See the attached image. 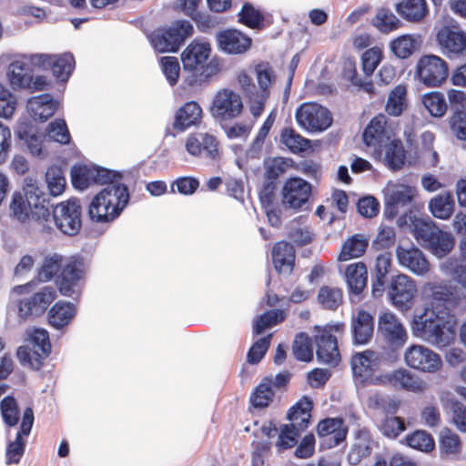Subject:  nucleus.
<instances>
[{
    "label": "nucleus",
    "instance_id": "nucleus-35",
    "mask_svg": "<svg viewBox=\"0 0 466 466\" xmlns=\"http://www.w3.org/2000/svg\"><path fill=\"white\" fill-rule=\"evenodd\" d=\"M76 313L73 303L57 301L48 311V322L53 328L61 329L71 322Z\"/></svg>",
    "mask_w": 466,
    "mask_h": 466
},
{
    "label": "nucleus",
    "instance_id": "nucleus-4",
    "mask_svg": "<svg viewBox=\"0 0 466 466\" xmlns=\"http://www.w3.org/2000/svg\"><path fill=\"white\" fill-rule=\"evenodd\" d=\"M258 86L246 73L238 76V83L248 99L249 110L254 117H258L264 111L267 99L269 96V86L274 82L275 76L272 69L267 64H260L255 67Z\"/></svg>",
    "mask_w": 466,
    "mask_h": 466
},
{
    "label": "nucleus",
    "instance_id": "nucleus-26",
    "mask_svg": "<svg viewBox=\"0 0 466 466\" xmlns=\"http://www.w3.org/2000/svg\"><path fill=\"white\" fill-rule=\"evenodd\" d=\"M219 48L227 54H243L251 46V38L237 29H227L217 34Z\"/></svg>",
    "mask_w": 466,
    "mask_h": 466
},
{
    "label": "nucleus",
    "instance_id": "nucleus-34",
    "mask_svg": "<svg viewBox=\"0 0 466 466\" xmlns=\"http://www.w3.org/2000/svg\"><path fill=\"white\" fill-rule=\"evenodd\" d=\"M374 443L368 431H360L348 454L349 463L358 465L362 459L369 457L371 454Z\"/></svg>",
    "mask_w": 466,
    "mask_h": 466
},
{
    "label": "nucleus",
    "instance_id": "nucleus-60",
    "mask_svg": "<svg viewBox=\"0 0 466 466\" xmlns=\"http://www.w3.org/2000/svg\"><path fill=\"white\" fill-rule=\"evenodd\" d=\"M1 415L4 422L9 426H15L19 420V409L13 396L5 397L0 403Z\"/></svg>",
    "mask_w": 466,
    "mask_h": 466
},
{
    "label": "nucleus",
    "instance_id": "nucleus-32",
    "mask_svg": "<svg viewBox=\"0 0 466 466\" xmlns=\"http://www.w3.org/2000/svg\"><path fill=\"white\" fill-rule=\"evenodd\" d=\"M431 291V310L451 313L460 302L457 293L445 285H432Z\"/></svg>",
    "mask_w": 466,
    "mask_h": 466
},
{
    "label": "nucleus",
    "instance_id": "nucleus-40",
    "mask_svg": "<svg viewBox=\"0 0 466 466\" xmlns=\"http://www.w3.org/2000/svg\"><path fill=\"white\" fill-rule=\"evenodd\" d=\"M17 135L21 140L25 141L29 152L33 156H42V137L37 134L34 126L26 122L20 123L17 127Z\"/></svg>",
    "mask_w": 466,
    "mask_h": 466
},
{
    "label": "nucleus",
    "instance_id": "nucleus-42",
    "mask_svg": "<svg viewBox=\"0 0 466 466\" xmlns=\"http://www.w3.org/2000/svg\"><path fill=\"white\" fill-rule=\"evenodd\" d=\"M371 24L380 32L389 34L397 30L401 25V21L388 7H380L377 10Z\"/></svg>",
    "mask_w": 466,
    "mask_h": 466
},
{
    "label": "nucleus",
    "instance_id": "nucleus-44",
    "mask_svg": "<svg viewBox=\"0 0 466 466\" xmlns=\"http://www.w3.org/2000/svg\"><path fill=\"white\" fill-rule=\"evenodd\" d=\"M405 158V150L400 140L393 139L386 146L384 160L389 168L393 171L400 169Z\"/></svg>",
    "mask_w": 466,
    "mask_h": 466
},
{
    "label": "nucleus",
    "instance_id": "nucleus-55",
    "mask_svg": "<svg viewBox=\"0 0 466 466\" xmlns=\"http://www.w3.org/2000/svg\"><path fill=\"white\" fill-rule=\"evenodd\" d=\"M46 181L50 195L56 197L61 195L66 187V178L63 169L58 166L48 167L46 172Z\"/></svg>",
    "mask_w": 466,
    "mask_h": 466
},
{
    "label": "nucleus",
    "instance_id": "nucleus-12",
    "mask_svg": "<svg viewBox=\"0 0 466 466\" xmlns=\"http://www.w3.org/2000/svg\"><path fill=\"white\" fill-rule=\"evenodd\" d=\"M404 360L410 369L435 373L442 368L441 356L423 345H411L405 350Z\"/></svg>",
    "mask_w": 466,
    "mask_h": 466
},
{
    "label": "nucleus",
    "instance_id": "nucleus-7",
    "mask_svg": "<svg viewBox=\"0 0 466 466\" xmlns=\"http://www.w3.org/2000/svg\"><path fill=\"white\" fill-rule=\"evenodd\" d=\"M382 362V356L374 350H367L352 355L350 367L356 384L380 385L383 374L377 375Z\"/></svg>",
    "mask_w": 466,
    "mask_h": 466
},
{
    "label": "nucleus",
    "instance_id": "nucleus-14",
    "mask_svg": "<svg viewBox=\"0 0 466 466\" xmlns=\"http://www.w3.org/2000/svg\"><path fill=\"white\" fill-rule=\"evenodd\" d=\"M311 191V185L308 181L300 177L289 178L282 187V206L286 209H302L308 203Z\"/></svg>",
    "mask_w": 466,
    "mask_h": 466
},
{
    "label": "nucleus",
    "instance_id": "nucleus-48",
    "mask_svg": "<svg viewBox=\"0 0 466 466\" xmlns=\"http://www.w3.org/2000/svg\"><path fill=\"white\" fill-rule=\"evenodd\" d=\"M40 352H42L41 350L33 347L20 346L17 349L16 355L23 366L38 370L42 368L44 360L48 357L40 354Z\"/></svg>",
    "mask_w": 466,
    "mask_h": 466
},
{
    "label": "nucleus",
    "instance_id": "nucleus-30",
    "mask_svg": "<svg viewBox=\"0 0 466 466\" xmlns=\"http://www.w3.org/2000/svg\"><path fill=\"white\" fill-rule=\"evenodd\" d=\"M317 431L319 437L327 439L329 447H334L346 439L348 429L342 419L327 418L319 422Z\"/></svg>",
    "mask_w": 466,
    "mask_h": 466
},
{
    "label": "nucleus",
    "instance_id": "nucleus-31",
    "mask_svg": "<svg viewBox=\"0 0 466 466\" xmlns=\"http://www.w3.org/2000/svg\"><path fill=\"white\" fill-rule=\"evenodd\" d=\"M272 260L276 271L289 275L294 268L295 248L286 241L276 243L272 249Z\"/></svg>",
    "mask_w": 466,
    "mask_h": 466
},
{
    "label": "nucleus",
    "instance_id": "nucleus-43",
    "mask_svg": "<svg viewBox=\"0 0 466 466\" xmlns=\"http://www.w3.org/2000/svg\"><path fill=\"white\" fill-rule=\"evenodd\" d=\"M367 247L368 240L362 235L356 234L343 243L339 259L347 261L359 258L365 253Z\"/></svg>",
    "mask_w": 466,
    "mask_h": 466
},
{
    "label": "nucleus",
    "instance_id": "nucleus-5",
    "mask_svg": "<svg viewBox=\"0 0 466 466\" xmlns=\"http://www.w3.org/2000/svg\"><path fill=\"white\" fill-rule=\"evenodd\" d=\"M411 224L414 238L435 256L441 258L451 250L453 247L451 235L441 230L430 218H414L411 219Z\"/></svg>",
    "mask_w": 466,
    "mask_h": 466
},
{
    "label": "nucleus",
    "instance_id": "nucleus-52",
    "mask_svg": "<svg viewBox=\"0 0 466 466\" xmlns=\"http://www.w3.org/2000/svg\"><path fill=\"white\" fill-rule=\"evenodd\" d=\"M292 352L296 360L309 362L313 359L310 338L303 332L296 335L292 345Z\"/></svg>",
    "mask_w": 466,
    "mask_h": 466
},
{
    "label": "nucleus",
    "instance_id": "nucleus-50",
    "mask_svg": "<svg viewBox=\"0 0 466 466\" xmlns=\"http://www.w3.org/2000/svg\"><path fill=\"white\" fill-rule=\"evenodd\" d=\"M285 313L282 309H270L256 318L253 323V332L256 335L263 333L268 328L283 321Z\"/></svg>",
    "mask_w": 466,
    "mask_h": 466
},
{
    "label": "nucleus",
    "instance_id": "nucleus-18",
    "mask_svg": "<svg viewBox=\"0 0 466 466\" xmlns=\"http://www.w3.org/2000/svg\"><path fill=\"white\" fill-rule=\"evenodd\" d=\"M416 292L414 280L404 274H400L391 279L388 291L392 304L400 310L411 307Z\"/></svg>",
    "mask_w": 466,
    "mask_h": 466
},
{
    "label": "nucleus",
    "instance_id": "nucleus-29",
    "mask_svg": "<svg viewBox=\"0 0 466 466\" xmlns=\"http://www.w3.org/2000/svg\"><path fill=\"white\" fill-rule=\"evenodd\" d=\"M26 108L32 118L45 122L57 110L58 102L51 95L42 94L29 98Z\"/></svg>",
    "mask_w": 466,
    "mask_h": 466
},
{
    "label": "nucleus",
    "instance_id": "nucleus-47",
    "mask_svg": "<svg viewBox=\"0 0 466 466\" xmlns=\"http://www.w3.org/2000/svg\"><path fill=\"white\" fill-rule=\"evenodd\" d=\"M290 159L281 157H269L264 160V177L263 179L278 184V179L282 176L289 167Z\"/></svg>",
    "mask_w": 466,
    "mask_h": 466
},
{
    "label": "nucleus",
    "instance_id": "nucleus-25",
    "mask_svg": "<svg viewBox=\"0 0 466 466\" xmlns=\"http://www.w3.org/2000/svg\"><path fill=\"white\" fill-rule=\"evenodd\" d=\"M352 342L355 345H366L372 339L374 332V319L364 309L352 315L350 321Z\"/></svg>",
    "mask_w": 466,
    "mask_h": 466
},
{
    "label": "nucleus",
    "instance_id": "nucleus-54",
    "mask_svg": "<svg viewBox=\"0 0 466 466\" xmlns=\"http://www.w3.org/2000/svg\"><path fill=\"white\" fill-rule=\"evenodd\" d=\"M93 175V166H74L71 169L72 184L76 188L84 190L94 184Z\"/></svg>",
    "mask_w": 466,
    "mask_h": 466
},
{
    "label": "nucleus",
    "instance_id": "nucleus-2",
    "mask_svg": "<svg viewBox=\"0 0 466 466\" xmlns=\"http://www.w3.org/2000/svg\"><path fill=\"white\" fill-rule=\"evenodd\" d=\"M127 187L123 183L108 185L90 201L87 214L92 222L108 224L120 217L129 203Z\"/></svg>",
    "mask_w": 466,
    "mask_h": 466
},
{
    "label": "nucleus",
    "instance_id": "nucleus-10",
    "mask_svg": "<svg viewBox=\"0 0 466 466\" xmlns=\"http://www.w3.org/2000/svg\"><path fill=\"white\" fill-rule=\"evenodd\" d=\"M29 61L34 66L51 69L59 82H66L76 66L74 56L69 52L60 55L33 54L29 56Z\"/></svg>",
    "mask_w": 466,
    "mask_h": 466
},
{
    "label": "nucleus",
    "instance_id": "nucleus-16",
    "mask_svg": "<svg viewBox=\"0 0 466 466\" xmlns=\"http://www.w3.org/2000/svg\"><path fill=\"white\" fill-rule=\"evenodd\" d=\"M437 42L449 58L466 55V32L457 26L444 25L437 33Z\"/></svg>",
    "mask_w": 466,
    "mask_h": 466
},
{
    "label": "nucleus",
    "instance_id": "nucleus-41",
    "mask_svg": "<svg viewBox=\"0 0 466 466\" xmlns=\"http://www.w3.org/2000/svg\"><path fill=\"white\" fill-rule=\"evenodd\" d=\"M32 70L27 63L15 60L9 65L7 76L14 89L29 86Z\"/></svg>",
    "mask_w": 466,
    "mask_h": 466
},
{
    "label": "nucleus",
    "instance_id": "nucleus-56",
    "mask_svg": "<svg viewBox=\"0 0 466 466\" xmlns=\"http://www.w3.org/2000/svg\"><path fill=\"white\" fill-rule=\"evenodd\" d=\"M280 140L292 153L302 152L309 146V140L292 128H284L281 132Z\"/></svg>",
    "mask_w": 466,
    "mask_h": 466
},
{
    "label": "nucleus",
    "instance_id": "nucleus-37",
    "mask_svg": "<svg viewBox=\"0 0 466 466\" xmlns=\"http://www.w3.org/2000/svg\"><path fill=\"white\" fill-rule=\"evenodd\" d=\"M346 280L349 289L355 295L360 294L367 286L368 272L364 263L350 264L346 268Z\"/></svg>",
    "mask_w": 466,
    "mask_h": 466
},
{
    "label": "nucleus",
    "instance_id": "nucleus-15",
    "mask_svg": "<svg viewBox=\"0 0 466 466\" xmlns=\"http://www.w3.org/2000/svg\"><path fill=\"white\" fill-rule=\"evenodd\" d=\"M56 298V291L55 288L46 286L30 298L21 299L17 306L19 319L25 320L29 317L42 315Z\"/></svg>",
    "mask_w": 466,
    "mask_h": 466
},
{
    "label": "nucleus",
    "instance_id": "nucleus-45",
    "mask_svg": "<svg viewBox=\"0 0 466 466\" xmlns=\"http://www.w3.org/2000/svg\"><path fill=\"white\" fill-rule=\"evenodd\" d=\"M63 256L53 253L44 258L43 263L37 271V279L41 282L51 280L63 267Z\"/></svg>",
    "mask_w": 466,
    "mask_h": 466
},
{
    "label": "nucleus",
    "instance_id": "nucleus-36",
    "mask_svg": "<svg viewBox=\"0 0 466 466\" xmlns=\"http://www.w3.org/2000/svg\"><path fill=\"white\" fill-rule=\"evenodd\" d=\"M202 109L197 102H187L177 111L174 127L183 131L191 126H195L200 121Z\"/></svg>",
    "mask_w": 466,
    "mask_h": 466
},
{
    "label": "nucleus",
    "instance_id": "nucleus-1",
    "mask_svg": "<svg viewBox=\"0 0 466 466\" xmlns=\"http://www.w3.org/2000/svg\"><path fill=\"white\" fill-rule=\"evenodd\" d=\"M411 329L415 337L432 346L444 348L455 339L456 319L448 311L426 310L415 316Z\"/></svg>",
    "mask_w": 466,
    "mask_h": 466
},
{
    "label": "nucleus",
    "instance_id": "nucleus-3",
    "mask_svg": "<svg viewBox=\"0 0 466 466\" xmlns=\"http://www.w3.org/2000/svg\"><path fill=\"white\" fill-rule=\"evenodd\" d=\"M24 193L15 192L12 196L10 210L15 218L20 222L30 219L44 223L50 217V198L35 184L28 183Z\"/></svg>",
    "mask_w": 466,
    "mask_h": 466
},
{
    "label": "nucleus",
    "instance_id": "nucleus-13",
    "mask_svg": "<svg viewBox=\"0 0 466 466\" xmlns=\"http://www.w3.org/2000/svg\"><path fill=\"white\" fill-rule=\"evenodd\" d=\"M448 65L440 56L426 55L417 63V75L420 82L428 87L441 86L448 76Z\"/></svg>",
    "mask_w": 466,
    "mask_h": 466
},
{
    "label": "nucleus",
    "instance_id": "nucleus-38",
    "mask_svg": "<svg viewBox=\"0 0 466 466\" xmlns=\"http://www.w3.org/2000/svg\"><path fill=\"white\" fill-rule=\"evenodd\" d=\"M312 401L308 397H303L288 411L287 419L299 430L304 431L309 422Z\"/></svg>",
    "mask_w": 466,
    "mask_h": 466
},
{
    "label": "nucleus",
    "instance_id": "nucleus-39",
    "mask_svg": "<svg viewBox=\"0 0 466 466\" xmlns=\"http://www.w3.org/2000/svg\"><path fill=\"white\" fill-rule=\"evenodd\" d=\"M454 199L451 192H442L429 202V209L433 217L448 219L454 211Z\"/></svg>",
    "mask_w": 466,
    "mask_h": 466
},
{
    "label": "nucleus",
    "instance_id": "nucleus-64",
    "mask_svg": "<svg viewBox=\"0 0 466 466\" xmlns=\"http://www.w3.org/2000/svg\"><path fill=\"white\" fill-rule=\"evenodd\" d=\"M48 137L60 144L70 142V134L64 119H56L49 123L46 128Z\"/></svg>",
    "mask_w": 466,
    "mask_h": 466
},
{
    "label": "nucleus",
    "instance_id": "nucleus-20",
    "mask_svg": "<svg viewBox=\"0 0 466 466\" xmlns=\"http://www.w3.org/2000/svg\"><path fill=\"white\" fill-rule=\"evenodd\" d=\"M210 46L208 43H191L182 53V63L185 70L192 71L196 76L198 75L208 76L207 61L210 55Z\"/></svg>",
    "mask_w": 466,
    "mask_h": 466
},
{
    "label": "nucleus",
    "instance_id": "nucleus-24",
    "mask_svg": "<svg viewBox=\"0 0 466 466\" xmlns=\"http://www.w3.org/2000/svg\"><path fill=\"white\" fill-rule=\"evenodd\" d=\"M186 148L192 156H201L215 159L218 157V142L208 133H196L190 135L186 142Z\"/></svg>",
    "mask_w": 466,
    "mask_h": 466
},
{
    "label": "nucleus",
    "instance_id": "nucleus-58",
    "mask_svg": "<svg viewBox=\"0 0 466 466\" xmlns=\"http://www.w3.org/2000/svg\"><path fill=\"white\" fill-rule=\"evenodd\" d=\"M318 301L325 309H336L342 302V291L338 288L323 286L319 290Z\"/></svg>",
    "mask_w": 466,
    "mask_h": 466
},
{
    "label": "nucleus",
    "instance_id": "nucleus-21",
    "mask_svg": "<svg viewBox=\"0 0 466 466\" xmlns=\"http://www.w3.org/2000/svg\"><path fill=\"white\" fill-rule=\"evenodd\" d=\"M315 329L318 330L315 342L319 361L336 366L340 360L337 338L327 329H320L319 326H316Z\"/></svg>",
    "mask_w": 466,
    "mask_h": 466
},
{
    "label": "nucleus",
    "instance_id": "nucleus-9",
    "mask_svg": "<svg viewBox=\"0 0 466 466\" xmlns=\"http://www.w3.org/2000/svg\"><path fill=\"white\" fill-rule=\"evenodd\" d=\"M80 201L71 198L57 204L53 208V219L56 228L65 235H76L82 226Z\"/></svg>",
    "mask_w": 466,
    "mask_h": 466
},
{
    "label": "nucleus",
    "instance_id": "nucleus-33",
    "mask_svg": "<svg viewBox=\"0 0 466 466\" xmlns=\"http://www.w3.org/2000/svg\"><path fill=\"white\" fill-rule=\"evenodd\" d=\"M394 8L400 17L411 23L421 22L429 13L426 0H401Z\"/></svg>",
    "mask_w": 466,
    "mask_h": 466
},
{
    "label": "nucleus",
    "instance_id": "nucleus-53",
    "mask_svg": "<svg viewBox=\"0 0 466 466\" xmlns=\"http://www.w3.org/2000/svg\"><path fill=\"white\" fill-rule=\"evenodd\" d=\"M443 274L466 288V265L455 258H449L441 265Z\"/></svg>",
    "mask_w": 466,
    "mask_h": 466
},
{
    "label": "nucleus",
    "instance_id": "nucleus-62",
    "mask_svg": "<svg viewBox=\"0 0 466 466\" xmlns=\"http://www.w3.org/2000/svg\"><path fill=\"white\" fill-rule=\"evenodd\" d=\"M407 444L418 451L429 452L434 448V440L424 431H416L406 438Z\"/></svg>",
    "mask_w": 466,
    "mask_h": 466
},
{
    "label": "nucleus",
    "instance_id": "nucleus-28",
    "mask_svg": "<svg viewBox=\"0 0 466 466\" xmlns=\"http://www.w3.org/2000/svg\"><path fill=\"white\" fill-rule=\"evenodd\" d=\"M363 142L368 147L379 149L390 140V131L387 127V116L380 114L373 117L362 134Z\"/></svg>",
    "mask_w": 466,
    "mask_h": 466
},
{
    "label": "nucleus",
    "instance_id": "nucleus-59",
    "mask_svg": "<svg viewBox=\"0 0 466 466\" xmlns=\"http://www.w3.org/2000/svg\"><path fill=\"white\" fill-rule=\"evenodd\" d=\"M238 16L239 23L252 29L258 28L264 21V16L260 11L256 9L249 3H245L242 5Z\"/></svg>",
    "mask_w": 466,
    "mask_h": 466
},
{
    "label": "nucleus",
    "instance_id": "nucleus-46",
    "mask_svg": "<svg viewBox=\"0 0 466 466\" xmlns=\"http://www.w3.org/2000/svg\"><path fill=\"white\" fill-rule=\"evenodd\" d=\"M367 403L370 409L380 410L386 415H394L400 407L399 400L381 393L370 395Z\"/></svg>",
    "mask_w": 466,
    "mask_h": 466
},
{
    "label": "nucleus",
    "instance_id": "nucleus-11",
    "mask_svg": "<svg viewBox=\"0 0 466 466\" xmlns=\"http://www.w3.org/2000/svg\"><path fill=\"white\" fill-rule=\"evenodd\" d=\"M378 334L392 351L403 348L409 338L404 325L390 311H384L379 315Z\"/></svg>",
    "mask_w": 466,
    "mask_h": 466
},
{
    "label": "nucleus",
    "instance_id": "nucleus-23",
    "mask_svg": "<svg viewBox=\"0 0 466 466\" xmlns=\"http://www.w3.org/2000/svg\"><path fill=\"white\" fill-rule=\"evenodd\" d=\"M396 256L401 267L406 268L417 276H423L430 271V263L419 248L398 246Z\"/></svg>",
    "mask_w": 466,
    "mask_h": 466
},
{
    "label": "nucleus",
    "instance_id": "nucleus-19",
    "mask_svg": "<svg viewBox=\"0 0 466 466\" xmlns=\"http://www.w3.org/2000/svg\"><path fill=\"white\" fill-rule=\"evenodd\" d=\"M243 108L240 96L230 90L223 89L217 93L213 104L212 114L220 120H228L238 116Z\"/></svg>",
    "mask_w": 466,
    "mask_h": 466
},
{
    "label": "nucleus",
    "instance_id": "nucleus-49",
    "mask_svg": "<svg viewBox=\"0 0 466 466\" xmlns=\"http://www.w3.org/2000/svg\"><path fill=\"white\" fill-rule=\"evenodd\" d=\"M417 47V41L411 35H402L390 44V51L400 59L410 57Z\"/></svg>",
    "mask_w": 466,
    "mask_h": 466
},
{
    "label": "nucleus",
    "instance_id": "nucleus-57",
    "mask_svg": "<svg viewBox=\"0 0 466 466\" xmlns=\"http://www.w3.org/2000/svg\"><path fill=\"white\" fill-rule=\"evenodd\" d=\"M406 87L402 85L395 86L389 95L386 104V111L390 116H400L405 105Z\"/></svg>",
    "mask_w": 466,
    "mask_h": 466
},
{
    "label": "nucleus",
    "instance_id": "nucleus-22",
    "mask_svg": "<svg viewBox=\"0 0 466 466\" xmlns=\"http://www.w3.org/2000/svg\"><path fill=\"white\" fill-rule=\"evenodd\" d=\"M83 276V263L76 259H72L66 264H63L61 273L57 278L56 285L63 296H78L77 282Z\"/></svg>",
    "mask_w": 466,
    "mask_h": 466
},
{
    "label": "nucleus",
    "instance_id": "nucleus-27",
    "mask_svg": "<svg viewBox=\"0 0 466 466\" xmlns=\"http://www.w3.org/2000/svg\"><path fill=\"white\" fill-rule=\"evenodd\" d=\"M380 385H390L398 390L420 392L425 389V383L405 369H398L383 374Z\"/></svg>",
    "mask_w": 466,
    "mask_h": 466
},
{
    "label": "nucleus",
    "instance_id": "nucleus-61",
    "mask_svg": "<svg viewBox=\"0 0 466 466\" xmlns=\"http://www.w3.org/2000/svg\"><path fill=\"white\" fill-rule=\"evenodd\" d=\"M300 431H302V430H299L294 425H282L276 443L278 450L283 451L294 447L298 442Z\"/></svg>",
    "mask_w": 466,
    "mask_h": 466
},
{
    "label": "nucleus",
    "instance_id": "nucleus-63",
    "mask_svg": "<svg viewBox=\"0 0 466 466\" xmlns=\"http://www.w3.org/2000/svg\"><path fill=\"white\" fill-rule=\"evenodd\" d=\"M23 435L16 433L15 439L9 441L5 451V463L7 465L18 464L25 450V441Z\"/></svg>",
    "mask_w": 466,
    "mask_h": 466
},
{
    "label": "nucleus",
    "instance_id": "nucleus-8",
    "mask_svg": "<svg viewBox=\"0 0 466 466\" xmlns=\"http://www.w3.org/2000/svg\"><path fill=\"white\" fill-rule=\"evenodd\" d=\"M299 127L310 133H320L327 130L332 124L329 110L317 103H304L295 113Z\"/></svg>",
    "mask_w": 466,
    "mask_h": 466
},
{
    "label": "nucleus",
    "instance_id": "nucleus-17",
    "mask_svg": "<svg viewBox=\"0 0 466 466\" xmlns=\"http://www.w3.org/2000/svg\"><path fill=\"white\" fill-rule=\"evenodd\" d=\"M415 195L412 187L398 184L387 188L385 193L384 216L392 219L400 212V208L410 209Z\"/></svg>",
    "mask_w": 466,
    "mask_h": 466
},
{
    "label": "nucleus",
    "instance_id": "nucleus-6",
    "mask_svg": "<svg viewBox=\"0 0 466 466\" xmlns=\"http://www.w3.org/2000/svg\"><path fill=\"white\" fill-rule=\"evenodd\" d=\"M193 33L189 21L177 20L168 27H160L151 32L147 38L153 48L159 53L177 52L185 40Z\"/></svg>",
    "mask_w": 466,
    "mask_h": 466
},
{
    "label": "nucleus",
    "instance_id": "nucleus-51",
    "mask_svg": "<svg viewBox=\"0 0 466 466\" xmlns=\"http://www.w3.org/2000/svg\"><path fill=\"white\" fill-rule=\"evenodd\" d=\"M422 104L435 117L442 116L448 108L445 97L441 92H430L422 96Z\"/></svg>",
    "mask_w": 466,
    "mask_h": 466
}]
</instances>
